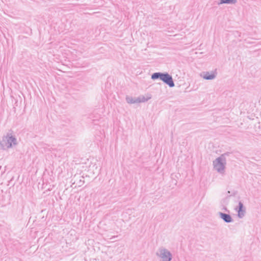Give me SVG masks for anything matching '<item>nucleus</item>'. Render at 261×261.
I'll return each mask as SVG.
<instances>
[{"label":"nucleus","mask_w":261,"mask_h":261,"mask_svg":"<svg viewBox=\"0 0 261 261\" xmlns=\"http://www.w3.org/2000/svg\"><path fill=\"white\" fill-rule=\"evenodd\" d=\"M218 214L219 217L226 223H230L233 221L232 217L229 214L222 212H219Z\"/></svg>","instance_id":"obj_7"},{"label":"nucleus","mask_w":261,"mask_h":261,"mask_svg":"<svg viewBox=\"0 0 261 261\" xmlns=\"http://www.w3.org/2000/svg\"><path fill=\"white\" fill-rule=\"evenodd\" d=\"M230 152H227L221 154L213 161L214 168L219 173L223 174L225 172V166L226 165L227 156H229Z\"/></svg>","instance_id":"obj_1"},{"label":"nucleus","mask_w":261,"mask_h":261,"mask_svg":"<svg viewBox=\"0 0 261 261\" xmlns=\"http://www.w3.org/2000/svg\"><path fill=\"white\" fill-rule=\"evenodd\" d=\"M161 80L171 88L175 86L172 76L167 72L163 73Z\"/></svg>","instance_id":"obj_5"},{"label":"nucleus","mask_w":261,"mask_h":261,"mask_svg":"<svg viewBox=\"0 0 261 261\" xmlns=\"http://www.w3.org/2000/svg\"><path fill=\"white\" fill-rule=\"evenodd\" d=\"M227 193H228V194H230V192L229 191H228L227 192Z\"/></svg>","instance_id":"obj_12"},{"label":"nucleus","mask_w":261,"mask_h":261,"mask_svg":"<svg viewBox=\"0 0 261 261\" xmlns=\"http://www.w3.org/2000/svg\"><path fill=\"white\" fill-rule=\"evenodd\" d=\"M237 0H220L218 5L222 4H235L237 3Z\"/></svg>","instance_id":"obj_10"},{"label":"nucleus","mask_w":261,"mask_h":261,"mask_svg":"<svg viewBox=\"0 0 261 261\" xmlns=\"http://www.w3.org/2000/svg\"><path fill=\"white\" fill-rule=\"evenodd\" d=\"M126 100L127 103H139L141 102H144L146 100L144 97L142 98L140 97H138L137 98H133L132 97H126Z\"/></svg>","instance_id":"obj_9"},{"label":"nucleus","mask_w":261,"mask_h":261,"mask_svg":"<svg viewBox=\"0 0 261 261\" xmlns=\"http://www.w3.org/2000/svg\"><path fill=\"white\" fill-rule=\"evenodd\" d=\"M84 177L80 174H75L71 180V187H81L84 184Z\"/></svg>","instance_id":"obj_4"},{"label":"nucleus","mask_w":261,"mask_h":261,"mask_svg":"<svg viewBox=\"0 0 261 261\" xmlns=\"http://www.w3.org/2000/svg\"><path fill=\"white\" fill-rule=\"evenodd\" d=\"M234 210L238 212V216L240 218L244 217L246 213V208L241 201L239 202L238 206L235 207Z\"/></svg>","instance_id":"obj_6"},{"label":"nucleus","mask_w":261,"mask_h":261,"mask_svg":"<svg viewBox=\"0 0 261 261\" xmlns=\"http://www.w3.org/2000/svg\"><path fill=\"white\" fill-rule=\"evenodd\" d=\"M163 73L162 72H155L151 75V79L155 80L160 79L162 80Z\"/></svg>","instance_id":"obj_11"},{"label":"nucleus","mask_w":261,"mask_h":261,"mask_svg":"<svg viewBox=\"0 0 261 261\" xmlns=\"http://www.w3.org/2000/svg\"><path fill=\"white\" fill-rule=\"evenodd\" d=\"M156 255L161 258L160 261H170L172 259V254L169 251L164 248H160Z\"/></svg>","instance_id":"obj_3"},{"label":"nucleus","mask_w":261,"mask_h":261,"mask_svg":"<svg viewBox=\"0 0 261 261\" xmlns=\"http://www.w3.org/2000/svg\"><path fill=\"white\" fill-rule=\"evenodd\" d=\"M17 144L16 138L12 135L11 134H7L4 136L0 142V146L3 150H6Z\"/></svg>","instance_id":"obj_2"},{"label":"nucleus","mask_w":261,"mask_h":261,"mask_svg":"<svg viewBox=\"0 0 261 261\" xmlns=\"http://www.w3.org/2000/svg\"><path fill=\"white\" fill-rule=\"evenodd\" d=\"M201 76H202L205 80H212L216 78V73H215L213 72H204L202 73V74H201Z\"/></svg>","instance_id":"obj_8"}]
</instances>
